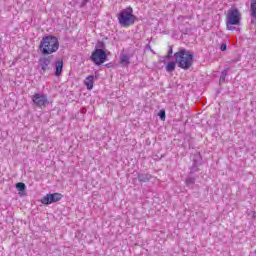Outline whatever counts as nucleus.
<instances>
[{
	"label": "nucleus",
	"mask_w": 256,
	"mask_h": 256,
	"mask_svg": "<svg viewBox=\"0 0 256 256\" xmlns=\"http://www.w3.org/2000/svg\"><path fill=\"white\" fill-rule=\"evenodd\" d=\"M151 174H147V173H141L138 174V181L140 183H149V181H151Z\"/></svg>",
	"instance_id": "f8f14e48"
},
{
	"label": "nucleus",
	"mask_w": 256,
	"mask_h": 256,
	"mask_svg": "<svg viewBox=\"0 0 256 256\" xmlns=\"http://www.w3.org/2000/svg\"><path fill=\"white\" fill-rule=\"evenodd\" d=\"M87 3H89V0H83L81 6L85 7V5H87Z\"/></svg>",
	"instance_id": "5701e85b"
},
{
	"label": "nucleus",
	"mask_w": 256,
	"mask_h": 256,
	"mask_svg": "<svg viewBox=\"0 0 256 256\" xmlns=\"http://www.w3.org/2000/svg\"><path fill=\"white\" fill-rule=\"evenodd\" d=\"M94 81H95L94 75H90L84 80V84L86 85V87L89 91H91V89H93Z\"/></svg>",
	"instance_id": "9d476101"
},
{
	"label": "nucleus",
	"mask_w": 256,
	"mask_h": 256,
	"mask_svg": "<svg viewBox=\"0 0 256 256\" xmlns=\"http://www.w3.org/2000/svg\"><path fill=\"white\" fill-rule=\"evenodd\" d=\"M226 27L228 31H235V25H241V12L237 8H230L226 15Z\"/></svg>",
	"instance_id": "20e7f679"
},
{
	"label": "nucleus",
	"mask_w": 256,
	"mask_h": 256,
	"mask_svg": "<svg viewBox=\"0 0 256 256\" xmlns=\"http://www.w3.org/2000/svg\"><path fill=\"white\" fill-rule=\"evenodd\" d=\"M55 67H56L55 76L60 77L61 73H63V60H57L55 62Z\"/></svg>",
	"instance_id": "9b49d317"
},
{
	"label": "nucleus",
	"mask_w": 256,
	"mask_h": 256,
	"mask_svg": "<svg viewBox=\"0 0 256 256\" xmlns=\"http://www.w3.org/2000/svg\"><path fill=\"white\" fill-rule=\"evenodd\" d=\"M195 181H196L195 177L186 178L185 180L186 186L189 188L193 187V185H195Z\"/></svg>",
	"instance_id": "f3484780"
},
{
	"label": "nucleus",
	"mask_w": 256,
	"mask_h": 256,
	"mask_svg": "<svg viewBox=\"0 0 256 256\" xmlns=\"http://www.w3.org/2000/svg\"><path fill=\"white\" fill-rule=\"evenodd\" d=\"M177 66V62H168L166 65V71L167 73H173L175 71V67Z\"/></svg>",
	"instance_id": "ddd939ff"
},
{
	"label": "nucleus",
	"mask_w": 256,
	"mask_h": 256,
	"mask_svg": "<svg viewBox=\"0 0 256 256\" xmlns=\"http://www.w3.org/2000/svg\"><path fill=\"white\" fill-rule=\"evenodd\" d=\"M250 11H251L252 17H254V19H256V0H251Z\"/></svg>",
	"instance_id": "4468645a"
},
{
	"label": "nucleus",
	"mask_w": 256,
	"mask_h": 256,
	"mask_svg": "<svg viewBox=\"0 0 256 256\" xmlns=\"http://www.w3.org/2000/svg\"><path fill=\"white\" fill-rule=\"evenodd\" d=\"M95 47H96L95 49H102L103 51V49H105V42L98 41Z\"/></svg>",
	"instance_id": "6ab92c4d"
},
{
	"label": "nucleus",
	"mask_w": 256,
	"mask_h": 256,
	"mask_svg": "<svg viewBox=\"0 0 256 256\" xmlns=\"http://www.w3.org/2000/svg\"><path fill=\"white\" fill-rule=\"evenodd\" d=\"M118 21L121 27H131V25H135V21H137V16L133 14V8L129 6L123 9L119 13Z\"/></svg>",
	"instance_id": "7ed1b4c3"
},
{
	"label": "nucleus",
	"mask_w": 256,
	"mask_h": 256,
	"mask_svg": "<svg viewBox=\"0 0 256 256\" xmlns=\"http://www.w3.org/2000/svg\"><path fill=\"white\" fill-rule=\"evenodd\" d=\"M32 101L34 105H36V107H40V109H42V107H47V105H49V99L47 98L46 94L35 93L32 96Z\"/></svg>",
	"instance_id": "0eeeda50"
},
{
	"label": "nucleus",
	"mask_w": 256,
	"mask_h": 256,
	"mask_svg": "<svg viewBox=\"0 0 256 256\" xmlns=\"http://www.w3.org/2000/svg\"><path fill=\"white\" fill-rule=\"evenodd\" d=\"M201 154L200 153H196L193 155L192 161H193V165L190 168V173H197V171H199V165H201Z\"/></svg>",
	"instance_id": "1a4fd4ad"
},
{
	"label": "nucleus",
	"mask_w": 256,
	"mask_h": 256,
	"mask_svg": "<svg viewBox=\"0 0 256 256\" xmlns=\"http://www.w3.org/2000/svg\"><path fill=\"white\" fill-rule=\"evenodd\" d=\"M220 49H221L222 51H227V44H222L221 47H220Z\"/></svg>",
	"instance_id": "4be33fe9"
},
{
	"label": "nucleus",
	"mask_w": 256,
	"mask_h": 256,
	"mask_svg": "<svg viewBox=\"0 0 256 256\" xmlns=\"http://www.w3.org/2000/svg\"><path fill=\"white\" fill-rule=\"evenodd\" d=\"M171 57H173V46H169L168 53L165 56L166 59H171Z\"/></svg>",
	"instance_id": "aec40b11"
},
{
	"label": "nucleus",
	"mask_w": 256,
	"mask_h": 256,
	"mask_svg": "<svg viewBox=\"0 0 256 256\" xmlns=\"http://www.w3.org/2000/svg\"><path fill=\"white\" fill-rule=\"evenodd\" d=\"M158 116L160 117L161 121H165V110H160V112L158 113Z\"/></svg>",
	"instance_id": "412c9836"
},
{
	"label": "nucleus",
	"mask_w": 256,
	"mask_h": 256,
	"mask_svg": "<svg viewBox=\"0 0 256 256\" xmlns=\"http://www.w3.org/2000/svg\"><path fill=\"white\" fill-rule=\"evenodd\" d=\"M174 59L180 69L187 71L193 67L194 56L191 51L182 48L178 52L174 53Z\"/></svg>",
	"instance_id": "f03ea898"
},
{
	"label": "nucleus",
	"mask_w": 256,
	"mask_h": 256,
	"mask_svg": "<svg viewBox=\"0 0 256 256\" xmlns=\"http://www.w3.org/2000/svg\"><path fill=\"white\" fill-rule=\"evenodd\" d=\"M16 189H18L19 195H22V194L25 192V189H26L25 183H23V182H18V183L16 184Z\"/></svg>",
	"instance_id": "dca6fc26"
},
{
	"label": "nucleus",
	"mask_w": 256,
	"mask_h": 256,
	"mask_svg": "<svg viewBox=\"0 0 256 256\" xmlns=\"http://www.w3.org/2000/svg\"><path fill=\"white\" fill-rule=\"evenodd\" d=\"M90 59L95 65H103V63L107 61V52L103 49H95L92 52Z\"/></svg>",
	"instance_id": "423d86ee"
},
{
	"label": "nucleus",
	"mask_w": 256,
	"mask_h": 256,
	"mask_svg": "<svg viewBox=\"0 0 256 256\" xmlns=\"http://www.w3.org/2000/svg\"><path fill=\"white\" fill-rule=\"evenodd\" d=\"M229 71H231V68H225L222 71V73L220 75V80H219L220 83H225V78L227 77V73H229Z\"/></svg>",
	"instance_id": "2eb2a0df"
},
{
	"label": "nucleus",
	"mask_w": 256,
	"mask_h": 256,
	"mask_svg": "<svg viewBox=\"0 0 256 256\" xmlns=\"http://www.w3.org/2000/svg\"><path fill=\"white\" fill-rule=\"evenodd\" d=\"M42 55H53L59 51V39L53 35L44 36L39 44Z\"/></svg>",
	"instance_id": "f257e3e1"
},
{
	"label": "nucleus",
	"mask_w": 256,
	"mask_h": 256,
	"mask_svg": "<svg viewBox=\"0 0 256 256\" xmlns=\"http://www.w3.org/2000/svg\"><path fill=\"white\" fill-rule=\"evenodd\" d=\"M53 68V55H44L38 59V70L41 75Z\"/></svg>",
	"instance_id": "39448f33"
},
{
	"label": "nucleus",
	"mask_w": 256,
	"mask_h": 256,
	"mask_svg": "<svg viewBox=\"0 0 256 256\" xmlns=\"http://www.w3.org/2000/svg\"><path fill=\"white\" fill-rule=\"evenodd\" d=\"M120 63H122V65H129V63H130L129 56H127L125 54L120 56Z\"/></svg>",
	"instance_id": "a211bd4d"
},
{
	"label": "nucleus",
	"mask_w": 256,
	"mask_h": 256,
	"mask_svg": "<svg viewBox=\"0 0 256 256\" xmlns=\"http://www.w3.org/2000/svg\"><path fill=\"white\" fill-rule=\"evenodd\" d=\"M63 199V194L61 193H53V194H46L42 200L41 203L43 205H51V203H57Z\"/></svg>",
	"instance_id": "6e6552de"
}]
</instances>
